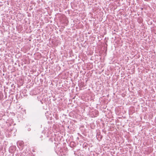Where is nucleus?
<instances>
[{
	"instance_id": "1",
	"label": "nucleus",
	"mask_w": 156,
	"mask_h": 156,
	"mask_svg": "<svg viewBox=\"0 0 156 156\" xmlns=\"http://www.w3.org/2000/svg\"><path fill=\"white\" fill-rule=\"evenodd\" d=\"M43 136L42 134H39L38 136V139L39 140L41 141L43 140Z\"/></svg>"
},
{
	"instance_id": "2",
	"label": "nucleus",
	"mask_w": 156,
	"mask_h": 156,
	"mask_svg": "<svg viewBox=\"0 0 156 156\" xmlns=\"http://www.w3.org/2000/svg\"><path fill=\"white\" fill-rule=\"evenodd\" d=\"M21 144H23V142H22Z\"/></svg>"
}]
</instances>
